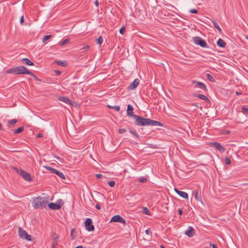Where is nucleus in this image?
I'll list each match as a JSON object with an SVG mask.
<instances>
[{"label": "nucleus", "mask_w": 248, "mask_h": 248, "mask_svg": "<svg viewBox=\"0 0 248 248\" xmlns=\"http://www.w3.org/2000/svg\"><path fill=\"white\" fill-rule=\"evenodd\" d=\"M217 44L218 46H219L221 47H225L226 45V42L223 39H222L221 38H219L217 40Z\"/></svg>", "instance_id": "nucleus-17"}, {"label": "nucleus", "mask_w": 248, "mask_h": 248, "mask_svg": "<svg viewBox=\"0 0 248 248\" xmlns=\"http://www.w3.org/2000/svg\"><path fill=\"white\" fill-rule=\"evenodd\" d=\"M212 145H213V147L216 148L217 149L219 152L221 153L225 152V151L226 150V149L224 147H223L220 143L218 142H213L212 143Z\"/></svg>", "instance_id": "nucleus-13"}, {"label": "nucleus", "mask_w": 248, "mask_h": 248, "mask_svg": "<svg viewBox=\"0 0 248 248\" xmlns=\"http://www.w3.org/2000/svg\"><path fill=\"white\" fill-rule=\"evenodd\" d=\"M51 237H52L53 240H58V239L59 238V235L57 234H56V233H53L52 234Z\"/></svg>", "instance_id": "nucleus-31"}, {"label": "nucleus", "mask_w": 248, "mask_h": 248, "mask_svg": "<svg viewBox=\"0 0 248 248\" xmlns=\"http://www.w3.org/2000/svg\"><path fill=\"white\" fill-rule=\"evenodd\" d=\"M242 112L245 114H248V108L243 107L242 108Z\"/></svg>", "instance_id": "nucleus-37"}, {"label": "nucleus", "mask_w": 248, "mask_h": 248, "mask_svg": "<svg viewBox=\"0 0 248 248\" xmlns=\"http://www.w3.org/2000/svg\"><path fill=\"white\" fill-rule=\"evenodd\" d=\"M90 48V46L89 45H87L86 46H84L82 47H81L80 49L81 52H85L88 51Z\"/></svg>", "instance_id": "nucleus-29"}, {"label": "nucleus", "mask_w": 248, "mask_h": 248, "mask_svg": "<svg viewBox=\"0 0 248 248\" xmlns=\"http://www.w3.org/2000/svg\"><path fill=\"white\" fill-rule=\"evenodd\" d=\"M17 121L16 119H12L8 121V125L14 124L17 123Z\"/></svg>", "instance_id": "nucleus-33"}, {"label": "nucleus", "mask_w": 248, "mask_h": 248, "mask_svg": "<svg viewBox=\"0 0 248 248\" xmlns=\"http://www.w3.org/2000/svg\"><path fill=\"white\" fill-rule=\"evenodd\" d=\"M95 176L96 177L98 178V179H101L102 178H106V177L104 176L103 175H102L101 174H95Z\"/></svg>", "instance_id": "nucleus-44"}, {"label": "nucleus", "mask_w": 248, "mask_h": 248, "mask_svg": "<svg viewBox=\"0 0 248 248\" xmlns=\"http://www.w3.org/2000/svg\"><path fill=\"white\" fill-rule=\"evenodd\" d=\"M94 4H95V5L96 6H98V5H99V1H98L97 0H96L95 1Z\"/></svg>", "instance_id": "nucleus-54"}, {"label": "nucleus", "mask_w": 248, "mask_h": 248, "mask_svg": "<svg viewBox=\"0 0 248 248\" xmlns=\"http://www.w3.org/2000/svg\"><path fill=\"white\" fill-rule=\"evenodd\" d=\"M70 42V39L67 38L60 42V46H63Z\"/></svg>", "instance_id": "nucleus-23"}, {"label": "nucleus", "mask_w": 248, "mask_h": 248, "mask_svg": "<svg viewBox=\"0 0 248 248\" xmlns=\"http://www.w3.org/2000/svg\"><path fill=\"white\" fill-rule=\"evenodd\" d=\"M95 42L97 44L101 45L103 42V38L102 36H99L98 38L95 40Z\"/></svg>", "instance_id": "nucleus-24"}, {"label": "nucleus", "mask_w": 248, "mask_h": 248, "mask_svg": "<svg viewBox=\"0 0 248 248\" xmlns=\"http://www.w3.org/2000/svg\"><path fill=\"white\" fill-rule=\"evenodd\" d=\"M193 40L195 44L199 45L203 48L208 47V45L204 40L202 39L201 37L197 36L194 37Z\"/></svg>", "instance_id": "nucleus-5"}, {"label": "nucleus", "mask_w": 248, "mask_h": 248, "mask_svg": "<svg viewBox=\"0 0 248 248\" xmlns=\"http://www.w3.org/2000/svg\"><path fill=\"white\" fill-rule=\"evenodd\" d=\"M193 96L194 97H197L202 100H204L206 102H210V100L209 99V98L203 94H197L195 93L193 94Z\"/></svg>", "instance_id": "nucleus-16"}, {"label": "nucleus", "mask_w": 248, "mask_h": 248, "mask_svg": "<svg viewBox=\"0 0 248 248\" xmlns=\"http://www.w3.org/2000/svg\"><path fill=\"white\" fill-rule=\"evenodd\" d=\"M57 158L58 159H60V158L59 157H57Z\"/></svg>", "instance_id": "nucleus-60"}, {"label": "nucleus", "mask_w": 248, "mask_h": 248, "mask_svg": "<svg viewBox=\"0 0 248 248\" xmlns=\"http://www.w3.org/2000/svg\"><path fill=\"white\" fill-rule=\"evenodd\" d=\"M225 162L227 165H230L231 163V160L230 158L228 157H225Z\"/></svg>", "instance_id": "nucleus-36"}, {"label": "nucleus", "mask_w": 248, "mask_h": 248, "mask_svg": "<svg viewBox=\"0 0 248 248\" xmlns=\"http://www.w3.org/2000/svg\"><path fill=\"white\" fill-rule=\"evenodd\" d=\"M126 131H127V130L125 128H122V129H119V132L120 134L124 133L126 132Z\"/></svg>", "instance_id": "nucleus-43"}, {"label": "nucleus", "mask_w": 248, "mask_h": 248, "mask_svg": "<svg viewBox=\"0 0 248 248\" xmlns=\"http://www.w3.org/2000/svg\"><path fill=\"white\" fill-rule=\"evenodd\" d=\"M129 131L131 134L134 135L136 137L139 138V135L136 131H133L132 130H130Z\"/></svg>", "instance_id": "nucleus-42"}, {"label": "nucleus", "mask_w": 248, "mask_h": 248, "mask_svg": "<svg viewBox=\"0 0 248 248\" xmlns=\"http://www.w3.org/2000/svg\"><path fill=\"white\" fill-rule=\"evenodd\" d=\"M135 119V124L138 126H163V124L160 122L153 120L149 118H144L140 116L136 115L134 118Z\"/></svg>", "instance_id": "nucleus-1"}, {"label": "nucleus", "mask_w": 248, "mask_h": 248, "mask_svg": "<svg viewBox=\"0 0 248 248\" xmlns=\"http://www.w3.org/2000/svg\"><path fill=\"white\" fill-rule=\"evenodd\" d=\"M59 100L65 103L66 104H69L70 103V99L66 97L65 96H60L59 98Z\"/></svg>", "instance_id": "nucleus-21"}, {"label": "nucleus", "mask_w": 248, "mask_h": 248, "mask_svg": "<svg viewBox=\"0 0 248 248\" xmlns=\"http://www.w3.org/2000/svg\"><path fill=\"white\" fill-rule=\"evenodd\" d=\"M95 208L98 210H100L101 209V206L99 204H97L95 205Z\"/></svg>", "instance_id": "nucleus-51"}, {"label": "nucleus", "mask_w": 248, "mask_h": 248, "mask_svg": "<svg viewBox=\"0 0 248 248\" xmlns=\"http://www.w3.org/2000/svg\"><path fill=\"white\" fill-rule=\"evenodd\" d=\"M54 72L57 76H59L62 74V72L59 70H54Z\"/></svg>", "instance_id": "nucleus-48"}, {"label": "nucleus", "mask_w": 248, "mask_h": 248, "mask_svg": "<svg viewBox=\"0 0 248 248\" xmlns=\"http://www.w3.org/2000/svg\"><path fill=\"white\" fill-rule=\"evenodd\" d=\"M24 22V17L23 16H21V17L20 18V23L21 24H22Z\"/></svg>", "instance_id": "nucleus-49"}, {"label": "nucleus", "mask_w": 248, "mask_h": 248, "mask_svg": "<svg viewBox=\"0 0 248 248\" xmlns=\"http://www.w3.org/2000/svg\"><path fill=\"white\" fill-rule=\"evenodd\" d=\"M133 107L132 105L128 104L127 105V115L129 117H131L132 118H134L135 116H136L137 115H135L133 113Z\"/></svg>", "instance_id": "nucleus-12"}, {"label": "nucleus", "mask_w": 248, "mask_h": 248, "mask_svg": "<svg viewBox=\"0 0 248 248\" xmlns=\"http://www.w3.org/2000/svg\"><path fill=\"white\" fill-rule=\"evenodd\" d=\"M58 245V240H53L52 246L56 247Z\"/></svg>", "instance_id": "nucleus-47"}, {"label": "nucleus", "mask_w": 248, "mask_h": 248, "mask_svg": "<svg viewBox=\"0 0 248 248\" xmlns=\"http://www.w3.org/2000/svg\"><path fill=\"white\" fill-rule=\"evenodd\" d=\"M44 168H46L47 170L51 171L52 173H53L55 170H56L55 169L47 166H45Z\"/></svg>", "instance_id": "nucleus-30"}, {"label": "nucleus", "mask_w": 248, "mask_h": 248, "mask_svg": "<svg viewBox=\"0 0 248 248\" xmlns=\"http://www.w3.org/2000/svg\"><path fill=\"white\" fill-rule=\"evenodd\" d=\"M70 103H69V104H70L71 105H72V106H74V107H77L78 106V104L75 101H72L71 100H70Z\"/></svg>", "instance_id": "nucleus-39"}, {"label": "nucleus", "mask_w": 248, "mask_h": 248, "mask_svg": "<svg viewBox=\"0 0 248 248\" xmlns=\"http://www.w3.org/2000/svg\"><path fill=\"white\" fill-rule=\"evenodd\" d=\"M52 248H56V247H53L52 246Z\"/></svg>", "instance_id": "nucleus-61"}, {"label": "nucleus", "mask_w": 248, "mask_h": 248, "mask_svg": "<svg viewBox=\"0 0 248 248\" xmlns=\"http://www.w3.org/2000/svg\"><path fill=\"white\" fill-rule=\"evenodd\" d=\"M191 82L194 84V88H199L204 92H207L208 91L206 86L203 82L197 80H192Z\"/></svg>", "instance_id": "nucleus-7"}, {"label": "nucleus", "mask_w": 248, "mask_h": 248, "mask_svg": "<svg viewBox=\"0 0 248 248\" xmlns=\"http://www.w3.org/2000/svg\"><path fill=\"white\" fill-rule=\"evenodd\" d=\"M85 227L89 232L94 231V227L93 224V221L91 218H87L85 221Z\"/></svg>", "instance_id": "nucleus-9"}, {"label": "nucleus", "mask_w": 248, "mask_h": 248, "mask_svg": "<svg viewBox=\"0 0 248 248\" xmlns=\"http://www.w3.org/2000/svg\"><path fill=\"white\" fill-rule=\"evenodd\" d=\"M110 222H120L123 223L124 225L126 224V221L125 219L118 215L114 216L111 218Z\"/></svg>", "instance_id": "nucleus-10"}, {"label": "nucleus", "mask_w": 248, "mask_h": 248, "mask_svg": "<svg viewBox=\"0 0 248 248\" xmlns=\"http://www.w3.org/2000/svg\"><path fill=\"white\" fill-rule=\"evenodd\" d=\"M54 62L58 65L62 66L63 67H65L67 65V62L65 61H55Z\"/></svg>", "instance_id": "nucleus-18"}, {"label": "nucleus", "mask_w": 248, "mask_h": 248, "mask_svg": "<svg viewBox=\"0 0 248 248\" xmlns=\"http://www.w3.org/2000/svg\"><path fill=\"white\" fill-rule=\"evenodd\" d=\"M107 107L109 108L114 109L117 111L120 110V108L119 106H111L110 105H108Z\"/></svg>", "instance_id": "nucleus-27"}, {"label": "nucleus", "mask_w": 248, "mask_h": 248, "mask_svg": "<svg viewBox=\"0 0 248 248\" xmlns=\"http://www.w3.org/2000/svg\"><path fill=\"white\" fill-rule=\"evenodd\" d=\"M140 80L138 78H136L128 87L129 90H133L136 89L139 85Z\"/></svg>", "instance_id": "nucleus-11"}, {"label": "nucleus", "mask_w": 248, "mask_h": 248, "mask_svg": "<svg viewBox=\"0 0 248 248\" xmlns=\"http://www.w3.org/2000/svg\"><path fill=\"white\" fill-rule=\"evenodd\" d=\"M51 37V35H45L43 39H42V41L43 42H45L46 41L48 40V39H49Z\"/></svg>", "instance_id": "nucleus-32"}, {"label": "nucleus", "mask_w": 248, "mask_h": 248, "mask_svg": "<svg viewBox=\"0 0 248 248\" xmlns=\"http://www.w3.org/2000/svg\"><path fill=\"white\" fill-rule=\"evenodd\" d=\"M125 31V28L124 26H123L119 31V32L121 34H123Z\"/></svg>", "instance_id": "nucleus-40"}, {"label": "nucleus", "mask_w": 248, "mask_h": 248, "mask_svg": "<svg viewBox=\"0 0 248 248\" xmlns=\"http://www.w3.org/2000/svg\"><path fill=\"white\" fill-rule=\"evenodd\" d=\"M160 248H166L164 246L161 245L160 246Z\"/></svg>", "instance_id": "nucleus-58"}, {"label": "nucleus", "mask_w": 248, "mask_h": 248, "mask_svg": "<svg viewBox=\"0 0 248 248\" xmlns=\"http://www.w3.org/2000/svg\"><path fill=\"white\" fill-rule=\"evenodd\" d=\"M29 70L24 66L21 65L10 68L7 71L8 74H14L16 75L28 74Z\"/></svg>", "instance_id": "nucleus-3"}, {"label": "nucleus", "mask_w": 248, "mask_h": 248, "mask_svg": "<svg viewBox=\"0 0 248 248\" xmlns=\"http://www.w3.org/2000/svg\"><path fill=\"white\" fill-rule=\"evenodd\" d=\"M192 105V106H195V107H198V105H196V104H193Z\"/></svg>", "instance_id": "nucleus-57"}, {"label": "nucleus", "mask_w": 248, "mask_h": 248, "mask_svg": "<svg viewBox=\"0 0 248 248\" xmlns=\"http://www.w3.org/2000/svg\"><path fill=\"white\" fill-rule=\"evenodd\" d=\"M145 232H146V234L151 235H152V232L150 229H147L145 231Z\"/></svg>", "instance_id": "nucleus-46"}, {"label": "nucleus", "mask_w": 248, "mask_h": 248, "mask_svg": "<svg viewBox=\"0 0 248 248\" xmlns=\"http://www.w3.org/2000/svg\"><path fill=\"white\" fill-rule=\"evenodd\" d=\"M18 233L19 236L28 241H31L32 236L28 234V233L21 228H18Z\"/></svg>", "instance_id": "nucleus-8"}, {"label": "nucleus", "mask_w": 248, "mask_h": 248, "mask_svg": "<svg viewBox=\"0 0 248 248\" xmlns=\"http://www.w3.org/2000/svg\"><path fill=\"white\" fill-rule=\"evenodd\" d=\"M63 204V202L62 200L60 199L57 201V202H50L48 203V207L49 208L52 210H59L61 208L62 205Z\"/></svg>", "instance_id": "nucleus-6"}, {"label": "nucleus", "mask_w": 248, "mask_h": 248, "mask_svg": "<svg viewBox=\"0 0 248 248\" xmlns=\"http://www.w3.org/2000/svg\"><path fill=\"white\" fill-rule=\"evenodd\" d=\"M22 61L24 62V63L28 65H33L34 63L31 60L28 58H23Z\"/></svg>", "instance_id": "nucleus-20"}, {"label": "nucleus", "mask_w": 248, "mask_h": 248, "mask_svg": "<svg viewBox=\"0 0 248 248\" xmlns=\"http://www.w3.org/2000/svg\"><path fill=\"white\" fill-rule=\"evenodd\" d=\"M23 130H24V127H19V128H18L17 129H16L14 131V134H17L20 133L22 132H23Z\"/></svg>", "instance_id": "nucleus-25"}, {"label": "nucleus", "mask_w": 248, "mask_h": 248, "mask_svg": "<svg viewBox=\"0 0 248 248\" xmlns=\"http://www.w3.org/2000/svg\"><path fill=\"white\" fill-rule=\"evenodd\" d=\"M143 213L147 215H150V212L147 207H144L143 210Z\"/></svg>", "instance_id": "nucleus-34"}, {"label": "nucleus", "mask_w": 248, "mask_h": 248, "mask_svg": "<svg viewBox=\"0 0 248 248\" xmlns=\"http://www.w3.org/2000/svg\"><path fill=\"white\" fill-rule=\"evenodd\" d=\"M230 133V131L229 130H226L224 132L225 134H229Z\"/></svg>", "instance_id": "nucleus-55"}, {"label": "nucleus", "mask_w": 248, "mask_h": 248, "mask_svg": "<svg viewBox=\"0 0 248 248\" xmlns=\"http://www.w3.org/2000/svg\"><path fill=\"white\" fill-rule=\"evenodd\" d=\"M178 214L180 215H182L183 214V210L181 209H179L178 210Z\"/></svg>", "instance_id": "nucleus-50"}, {"label": "nucleus", "mask_w": 248, "mask_h": 248, "mask_svg": "<svg viewBox=\"0 0 248 248\" xmlns=\"http://www.w3.org/2000/svg\"><path fill=\"white\" fill-rule=\"evenodd\" d=\"M189 12L192 14H197L198 10L196 9H192L189 11Z\"/></svg>", "instance_id": "nucleus-45"}, {"label": "nucleus", "mask_w": 248, "mask_h": 248, "mask_svg": "<svg viewBox=\"0 0 248 248\" xmlns=\"http://www.w3.org/2000/svg\"><path fill=\"white\" fill-rule=\"evenodd\" d=\"M194 197L195 198V199L198 200V201H199L201 199V196H199V194H198V191H195L194 192Z\"/></svg>", "instance_id": "nucleus-35"}, {"label": "nucleus", "mask_w": 248, "mask_h": 248, "mask_svg": "<svg viewBox=\"0 0 248 248\" xmlns=\"http://www.w3.org/2000/svg\"><path fill=\"white\" fill-rule=\"evenodd\" d=\"M212 22L214 25V27L217 29L220 33H222V30L220 28L219 26L215 20H212Z\"/></svg>", "instance_id": "nucleus-22"}, {"label": "nucleus", "mask_w": 248, "mask_h": 248, "mask_svg": "<svg viewBox=\"0 0 248 248\" xmlns=\"http://www.w3.org/2000/svg\"><path fill=\"white\" fill-rule=\"evenodd\" d=\"M241 94H242V93L241 92H236L235 93V94L237 95H241Z\"/></svg>", "instance_id": "nucleus-56"}, {"label": "nucleus", "mask_w": 248, "mask_h": 248, "mask_svg": "<svg viewBox=\"0 0 248 248\" xmlns=\"http://www.w3.org/2000/svg\"><path fill=\"white\" fill-rule=\"evenodd\" d=\"M210 245L212 246L213 248H217V246L216 245H215V244H212L211 243H210Z\"/></svg>", "instance_id": "nucleus-53"}, {"label": "nucleus", "mask_w": 248, "mask_h": 248, "mask_svg": "<svg viewBox=\"0 0 248 248\" xmlns=\"http://www.w3.org/2000/svg\"><path fill=\"white\" fill-rule=\"evenodd\" d=\"M174 190L176 192V193L178 194L181 197L186 199H188V195L187 193L184 191H180L176 188L174 189Z\"/></svg>", "instance_id": "nucleus-15"}, {"label": "nucleus", "mask_w": 248, "mask_h": 248, "mask_svg": "<svg viewBox=\"0 0 248 248\" xmlns=\"http://www.w3.org/2000/svg\"><path fill=\"white\" fill-rule=\"evenodd\" d=\"M14 169L18 174L22 176L25 181L31 182L32 180L31 174L27 171L22 169H18L16 167H14Z\"/></svg>", "instance_id": "nucleus-4"}, {"label": "nucleus", "mask_w": 248, "mask_h": 248, "mask_svg": "<svg viewBox=\"0 0 248 248\" xmlns=\"http://www.w3.org/2000/svg\"><path fill=\"white\" fill-rule=\"evenodd\" d=\"M48 200L46 197L39 196L32 198V206L35 209L45 208L48 203Z\"/></svg>", "instance_id": "nucleus-2"}, {"label": "nucleus", "mask_w": 248, "mask_h": 248, "mask_svg": "<svg viewBox=\"0 0 248 248\" xmlns=\"http://www.w3.org/2000/svg\"><path fill=\"white\" fill-rule=\"evenodd\" d=\"M246 38L248 40V36H246Z\"/></svg>", "instance_id": "nucleus-59"}, {"label": "nucleus", "mask_w": 248, "mask_h": 248, "mask_svg": "<svg viewBox=\"0 0 248 248\" xmlns=\"http://www.w3.org/2000/svg\"><path fill=\"white\" fill-rule=\"evenodd\" d=\"M108 184L110 187H113L115 186V182L114 181H111L108 182Z\"/></svg>", "instance_id": "nucleus-41"}, {"label": "nucleus", "mask_w": 248, "mask_h": 248, "mask_svg": "<svg viewBox=\"0 0 248 248\" xmlns=\"http://www.w3.org/2000/svg\"><path fill=\"white\" fill-rule=\"evenodd\" d=\"M28 75H30L36 81H41V80L39 78H38L34 74H33L31 71L29 70Z\"/></svg>", "instance_id": "nucleus-26"}, {"label": "nucleus", "mask_w": 248, "mask_h": 248, "mask_svg": "<svg viewBox=\"0 0 248 248\" xmlns=\"http://www.w3.org/2000/svg\"><path fill=\"white\" fill-rule=\"evenodd\" d=\"M43 137V134L41 133H39L36 135L37 138H41Z\"/></svg>", "instance_id": "nucleus-52"}, {"label": "nucleus", "mask_w": 248, "mask_h": 248, "mask_svg": "<svg viewBox=\"0 0 248 248\" xmlns=\"http://www.w3.org/2000/svg\"><path fill=\"white\" fill-rule=\"evenodd\" d=\"M185 233L188 237H192L195 234V232L194 229L192 227L189 226L188 229L186 231Z\"/></svg>", "instance_id": "nucleus-14"}, {"label": "nucleus", "mask_w": 248, "mask_h": 248, "mask_svg": "<svg viewBox=\"0 0 248 248\" xmlns=\"http://www.w3.org/2000/svg\"><path fill=\"white\" fill-rule=\"evenodd\" d=\"M147 180L146 178L143 177H141L139 178V181L142 182L143 183H145L147 182Z\"/></svg>", "instance_id": "nucleus-38"}, {"label": "nucleus", "mask_w": 248, "mask_h": 248, "mask_svg": "<svg viewBox=\"0 0 248 248\" xmlns=\"http://www.w3.org/2000/svg\"><path fill=\"white\" fill-rule=\"evenodd\" d=\"M53 173H55V174H56L57 176H58L59 177H60L62 179L65 180L66 179L64 174L62 172L57 170H55Z\"/></svg>", "instance_id": "nucleus-19"}, {"label": "nucleus", "mask_w": 248, "mask_h": 248, "mask_svg": "<svg viewBox=\"0 0 248 248\" xmlns=\"http://www.w3.org/2000/svg\"><path fill=\"white\" fill-rule=\"evenodd\" d=\"M206 77H207V78L210 80V81L212 82H215V79L210 74H207L206 75Z\"/></svg>", "instance_id": "nucleus-28"}]
</instances>
